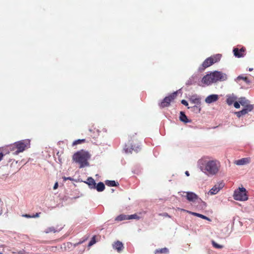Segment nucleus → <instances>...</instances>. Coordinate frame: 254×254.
I'll use <instances>...</instances> for the list:
<instances>
[{
    "mask_svg": "<svg viewBox=\"0 0 254 254\" xmlns=\"http://www.w3.org/2000/svg\"><path fill=\"white\" fill-rule=\"evenodd\" d=\"M253 70V68H249V71H252Z\"/></svg>",
    "mask_w": 254,
    "mask_h": 254,
    "instance_id": "obj_43",
    "label": "nucleus"
},
{
    "mask_svg": "<svg viewBox=\"0 0 254 254\" xmlns=\"http://www.w3.org/2000/svg\"><path fill=\"white\" fill-rule=\"evenodd\" d=\"M199 168L207 175L217 174L220 168V162L216 160H208L205 158L200 159L198 162Z\"/></svg>",
    "mask_w": 254,
    "mask_h": 254,
    "instance_id": "obj_1",
    "label": "nucleus"
},
{
    "mask_svg": "<svg viewBox=\"0 0 254 254\" xmlns=\"http://www.w3.org/2000/svg\"><path fill=\"white\" fill-rule=\"evenodd\" d=\"M190 101L194 104L200 103V99L196 95H194L191 96L190 99Z\"/></svg>",
    "mask_w": 254,
    "mask_h": 254,
    "instance_id": "obj_21",
    "label": "nucleus"
},
{
    "mask_svg": "<svg viewBox=\"0 0 254 254\" xmlns=\"http://www.w3.org/2000/svg\"><path fill=\"white\" fill-rule=\"evenodd\" d=\"M95 189H96L98 191H102L105 189V185L102 182H100L97 185H96Z\"/></svg>",
    "mask_w": 254,
    "mask_h": 254,
    "instance_id": "obj_22",
    "label": "nucleus"
},
{
    "mask_svg": "<svg viewBox=\"0 0 254 254\" xmlns=\"http://www.w3.org/2000/svg\"><path fill=\"white\" fill-rule=\"evenodd\" d=\"M179 210H181V211H186L187 212V211L188 210H186L185 209H181V208H178Z\"/></svg>",
    "mask_w": 254,
    "mask_h": 254,
    "instance_id": "obj_40",
    "label": "nucleus"
},
{
    "mask_svg": "<svg viewBox=\"0 0 254 254\" xmlns=\"http://www.w3.org/2000/svg\"><path fill=\"white\" fill-rule=\"evenodd\" d=\"M113 248L116 250L118 252H120L123 250L124 248L123 244L120 241H117L113 245Z\"/></svg>",
    "mask_w": 254,
    "mask_h": 254,
    "instance_id": "obj_15",
    "label": "nucleus"
},
{
    "mask_svg": "<svg viewBox=\"0 0 254 254\" xmlns=\"http://www.w3.org/2000/svg\"><path fill=\"white\" fill-rule=\"evenodd\" d=\"M240 79H243V80L245 81V82L248 84H250L251 83V81L250 80H249L248 79V78L246 77V76H244L243 75H239L238 76L236 80V81H239V80Z\"/></svg>",
    "mask_w": 254,
    "mask_h": 254,
    "instance_id": "obj_25",
    "label": "nucleus"
},
{
    "mask_svg": "<svg viewBox=\"0 0 254 254\" xmlns=\"http://www.w3.org/2000/svg\"><path fill=\"white\" fill-rule=\"evenodd\" d=\"M30 141L29 139L22 140L15 142L12 146V150H17L14 152V155H18L19 153L23 152L26 149L30 147Z\"/></svg>",
    "mask_w": 254,
    "mask_h": 254,
    "instance_id": "obj_4",
    "label": "nucleus"
},
{
    "mask_svg": "<svg viewBox=\"0 0 254 254\" xmlns=\"http://www.w3.org/2000/svg\"><path fill=\"white\" fill-rule=\"evenodd\" d=\"M233 52L235 57L241 58L244 57L245 51L243 48L241 49L240 50L237 48H235L233 50Z\"/></svg>",
    "mask_w": 254,
    "mask_h": 254,
    "instance_id": "obj_11",
    "label": "nucleus"
},
{
    "mask_svg": "<svg viewBox=\"0 0 254 254\" xmlns=\"http://www.w3.org/2000/svg\"><path fill=\"white\" fill-rule=\"evenodd\" d=\"M45 233H50V232H55L56 231L55 230V229L54 227H49L48 228H47L45 231Z\"/></svg>",
    "mask_w": 254,
    "mask_h": 254,
    "instance_id": "obj_29",
    "label": "nucleus"
},
{
    "mask_svg": "<svg viewBox=\"0 0 254 254\" xmlns=\"http://www.w3.org/2000/svg\"><path fill=\"white\" fill-rule=\"evenodd\" d=\"M0 254H3L2 253H0Z\"/></svg>",
    "mask_w": 254,
    "mask_h": 254,
    "instance_id": "obj_44",
    "label": "nucleus"
},
{
    "mask_svg": "<svg viewBox=\"0 0 254 254\" xmlns=\"http://www.w3.org/2000/svg\"><path fill=\"white\" fill-rule=\"evenodd\" d=\"M235 114H236L237 116L239 118L241 117V116H243V115H241V113L240 111L239 112H237L235 113Z\"/></svg>",
    "mask_w": 254,
    "mask_h": 254,
    "instance_id": "obj_35",
    "label": "nucleus"
},
{
    "mask_svg": "<svg viewBox=\"0 0 254 254\" xmlns=\"http://www.w3.org/2000/svg\"><path fill=\"white\" fill-rule=\"evenodd\" d=\"M226 102L229 105H231L234 103V106L237 108L239 109L240 107V105L239 103L236 101L237 98V97L233 94L227 95L226 96Z\"/></svg>",
    "mask_w": 254,
    "mask_h": 254,
    "instance_id": "obj_7",
    "label": "nucleus"
},
{
    "mask_svg": "<svg viewBox=\"0 0 254 254\" xmlns=\"http://www.w3.org/2000/svg\"><path fill=\"white\" fill-rule=\"evenodd\" d=\"M85 139H78L73 142V145H75L84 142Z\"/></svg>",
    "mask_w": 254,
    "mask_h": 254,
    "instance_id": "obj_31",
    "label": "nucleus"
},
{
    "mask_svg": "<svg viewBox=\"0 0 254 254\" xmlns=\"http://www.w3.org/2000/svg\"><path fill=\"white\" fill-rule=\"evenodd\" d=\"M212 245L215 248L217 249H221L223 248V246L222 245L218 244L214 241H212Z\"/></svg>",
    "mask_w": 254,
    "mask_h": 254,
    "instance_id": "obj_30",
    "label": "nucleus"
},
{
    "mask_svg": "<svg viewBox=\"0 0 254 254\" xmlns=\"http://www.w3.org/2000/svg\"><path fill=\"white\" fill-rule=\"evenodd\" d=\"M128 215L121 214L117 217L116 218V220L117 221H122L124 220H128Z\"/></svg>",
    "mask_w": 254,
    "mask_h": 254,
    "instance_id": "obj_26",
    "label": "nucleus"
},
{
    "mask_svg": "<svg viewBox=\"0 0 254 254\" xmlns=\"http://www.w3.org/2000/svg\"><path fill=\"white\" fill-rule=\"evenodd\" d=\"M234 199L239 201H246L248 199L245 188L242 187L235 190L233 194Z\"/></svg>",
    "mask_w": 254,
    "mask_h": 254,
    "instance_id": "obj_5",
    "label": "nucleus"
},
{
    "mask_svg": "<svg viewBox=\"0 0 254 254\" xmlns=\"http://www.w3.org/2000/svg\"><path fill=\"white\" fill-rule=\"evenodd\" d=\"M185 174L187 176H190L189 172L188 171H186Z\"/></svg>",
    "mask_w": 254,
    "mask_h": 254,
    "instance_id": "obj_39",
    "label": "nucleus"
},
{
    "mask_svg": "<svg viewBox=\"0 0 254 254\" xmlns=\"http://www.w3.org/2000/svg\"><path fill=\"white\" fill-rule=\"evenodd\" d=\"M187 84L188 85H190V84H191L192 83H191V82H190V81L188 80V82H187Z\"/></svg>",
    "mask_w": 254,
    "mask_h": 254,
    "instance_id": "obj_41",
    "label": "nucleus"
},
{
    "mask_svg": "<svg viewBox=\"0 0 254 254\" xmlns=\"http://www.w3.org/2000/svg\"><path fill=\"white\" fill-rule=\"evenodd\" d=\"M168 253L169 250L166 248H164L156 250L155 254H168Z\"/></svg>",
    "mask_w": 254,
    "mask_h": 254,
    "instance_id": "obj_20",
    "label": "nucleus"
},
{
    "mask_svg": "<svg viewBox=\"0 0 254 254\" xmlns=\"http://www.w3.org/2000/svg\"><path fill=\"white\" fill-rule=\"evenodd\" d=\"M187 212L190 213V214H191V215H194V216H197L198 217H200V218H201L203 219H205V220H208V221H210V219L208 218L207 217L202 215V214H199V213H195V212H191V211H187Z\"/></svg>",
    "mask_w": 254,
    "mask_h": 254,
    "instance_id": "obj_19",
    "label": "nucleus"
},
{
    "mask_svg": "<svg viewBox=\"0 0 254 254\" xmlns=\"http://www.w3.org/2000/svg\"><path fill=\"white\" fill-rule=\"evenodd\" d=\"M253 109V105H248L247 107H245L244 109H243L242 110H241L240 112L241 113V115H243V116L246 115L248 112L251 111Z\"/></svg>",
    "mask_w": 254,
    "mask_h": 254,
    "instance_id": "obj_18",
    "label": "nucleus"
},
{
    "mask_svg": "<svg viewBox=\"0 0 254 254\" xmlns=\"http://www.w3.org/2000/svg\"><path fill=\"white\" fill-rule=\"evenodd\" d=\"M250 162V158H244L238 160L236 161L235 163L237 165H244L249 163Z\"/></svg>",
    "mask_w": 254,
    "mask_h": 254,
    "instance_id": "obj_13",
    "label": "nucleus"
},
{
    "mask_svg": "<svg viewBox=\"0 0 254 254\" xmlns=\"http://www.w3.org/2000/svg\"><path fill=\"white\" fill-rule=\"evenodd\" d=\"M181 103L186 106H187L188 105V103L187 101L185 100H182L181 101Z\"/></svg>",
    "mask_w": 254,
    "mask_h": 254,
    "instance_id": "obj_34",
    "label": "nucleus"
},
{
    "mask_svg": "<svg viewBox=\"0 0 254 254\" xmlns=\"http://www.w3.org/2000/svg\"><path fill=\"white\" fill-rule=\"evenodd\" d=\"M128 220L129 219H139V217L136 214L128 215Z\"/></svg>",
    "mask_w": 254,
    "mask_h": 254,
    "instance_id": "obj_28",
    "label": "nucleus"
},
{
    "mask_svg": "<svg viewBox=\"0 0 254 254\" xmlns=\"http://www.w3.org/2000/svg\"><path fill=\"white\" fill-rule=\"evenodd\" d=\"M39 215L37 213L35 216H32V217H38Z\"/></svg>",
    "mask_w": 254,
    "mask_h": 254,
    "instance_id": "obj_42",
    "label": "nucleus"
},
{
    "mask_svg": "<svg viewBox=\"0 0 254 254\" xmlns=\"http://www.w3.org/2000/svg\"><path fill=\"white\" fill-rule=\"evenodd\" d=\"M106 184L107 186H110V187H114V186H117V184L115 181L107 180L106 181Z\"/></svg>",
    "mask_w": 254,
    "mask_h": 254,
    "instance_id": "obj_27",
    "label": "nucleus"
},
{
    "mask_svg": "<svg viewBox=\"0 0 254 254\" xmlns=\"http://www.w3.org/2000/svg\"><path fill=\"white\" fill-rule=\"evenodd\" d=\"M63 179L64 181H66L67 180H70V181H73V179L72 178H71V177H63Z\"/></svg>",
    "mask_w": 254,
    "mask_h": 254,
    "instance_id": "obj_33",
    "label": "nucleus"
},
{
    "mask_svg": "<svg viewBox=\"0 0 254 254\" xmlns=\"http://www.w3.org/2000/svg\"><path fill=\"white\" fill-rule=\"evenodd\" d=\"M3 157V154L2 153H0V161L2 160Z\"/></svg>",
    "mask_w": 254,
    "mask_h": 254,
    "instance_id": "obj_38",
    "label": "nucleus"
},
{
    "mask_svg": "<svg viewBox=\"0 0 254 254\" xmlns=\"http://www.w3.org/2000/svg\"><path fill=\"white\" fill-rule=\"evenodd\" d=\"M239 104L241 105L242 106L244 107H247L248 105H251L249 104V101L246 99L245 97H241L239 99V101L238 102Z\"/></svg>",
    "mask_w": 254,
    "mask_h": 254,
    "instance_id": "obj_16",
    "label": "nucleus"
},
{
    "mask_svg": "<svg viewBox=\"0 0 254 254\" xmlns=\"http://www.w3.org/2000/svg\"><path fill=\"white\" fill-rule=\"evenodd\" d=\"M95 243V240L94 239V238H93L92 239V240L90 241V242L89 243V244H88V246H92L93 244H94Z\"/></svg>",
    "mask_w": 254,
    "mask_h": 254,
    "instance_id": "obj_32",
    "label": "nucleus"
},
{
    "mask_svg": "<svg viewBox=\"0 0 254 254\" xmlns=\"http://www.w3.org/2000/svg\"><path fill=\"white\" fill-rule=\"evenodd\" d=\"M218 98V95L217 94L210 95L205 98V102L207 104H211L217 101Z\"/></svg>",
    "mask_w": 254,
    "mask_h": 254,
    "instance_id": "obj_10",
    "label": "nucleus"
},
{
    "mask_svg": "<svg viewBox=\"0 0 254 254\" xmlns=\"http://www.w3.org/2000/svg\"><path fill=\"white\" fill-rule=\"evenodd\" d=\"M213 64L212 60L209 57L206 59L203 63L202 66L204 68L210 66Z\"/></svg>",
    "mask_w": 254,
    "mask_h": 254,
    "instance_id": "obj_17",
    "label": "nucleus"
},
{
    "mask_svg": "<svg viewBox=\"0 0 254 254\" xmlns=\"http://www.w3.org/2000/svg\"><path fill=\"white\" fill-rule=\"evenodd\" d=\"M13 254H16L15 253H13Z\"/></svg>",
    "mask_w": 254,
    "mask_h": 254,
    "instance_id": "obj_45",
    "label": "nucleus"
},
{
    "mask_svg": "<svg viewBox=\"0 0 254 254\" xmlns=\"http://www.w3.org/2000/svg\"><path fill=\"white\" fill-rule=\"evenodd\" d=\"M177 94V92H174L170 95L166 97L163 101L160 103V106L161 107H167L170 105V102L175 99Z\"/></svg>",
    "mask_w": 254,
    "mask_h": 254,
    "instance_id": "obj_8",
    "label": "nucleus"
},
{
    "mask_svg": "<svg viewBox=\"0 0 254 254\" xmlns=\"http://www.w3.org/2000/svg\"><path fill=\"white\" fill-rule=\"evenodd\" d=\"M58 187V182H56L53 187L54 190H56Z\"/></svg>",
    "mask_w": 254,
    "mask_h": 254,
    "instance_id": "obj_36",
    "label": "nucleus"
},
{
    "mask_svg": "<svg viewBox=\"0 0 254 254\" xmlns=\"http://www.w3.org/2000/svg\"><path fill=\"white\" fill-rule=\"evenodd\" d=\"M23 217H26V218H31L32 216L28 215V214H24L22 215Z\"/></svg>",
    "mask_w": 254,
    "mask_h": 254,
    "instance_id": "obj_37",
    "label": "nucleus"
},
{
    "mask_svg": "<svg viewBox=\"0 0 254 254\" xmlns=\"http://www.w3.org/2000/svg\"><path fill=\"white\" fill-rule=\"evenodd\" d=\"M180 120L184 122V123H188L189 120L186 116V115L182 112L180 113Z\"/></svg>",
    "mask_w": 254,
    "mask_h": 254,
    "instance_id": "obj_23",
    "label": "nucleus"
},
{
    "mask_svg": "<svg viewBox=\"0 0 254 254\" xmlns=\"http://www.w3.org/2000/svg\"><path fill=\"white\" fill-rule=\"evenodd\" d=\"M90 155L88 152L81 151L74 154L72 159L74 161L80 164V168H83L88 165V159Z\"/></svg>",
    "mask_w": 254,
    "mask_h": 254,
    "instance_id": "obj_3",
    "label": "nucleus"
},
{
    "mask_svg": "<svg viewBox=\"0 0 254 254\" xmlns=\"http://www.w3.org/2000/svg\"><path fill=\"white\" fill-rule=\"evenodd\" d=\"M85 183L88 184L91 189H95L96 187V183L95 180L91 177H89Z\"/></svg>",
    "mask_w": 254,
    "mask_h": 254,
    "instance_id": "obj_12",
    "label": "nucleus"
},
{
    "mask_svg": "<svg viewBox=\"0 0 254 254\" xmlns=\"http://www.w3.org/2000/svg\"><path fill=\"white\" fill-rule=\"evenodd\" d=\"M179 193L182 196H184L185 193H186V197L187 199L190 201H194L198 198L197 195L192 192H180Z\"/></svg>",
    "mask_w": 254,
    "mask_h": 254,
    "instance_id": "obj_9",
    "label": "nucleus"
},
{
    "mask_svg": "<svg viewBox=\"0 0 254 254\" xmlns=\"http://www.w3.org/2000/svg\"><path fill=\"white\" fill-rule=\"evenodd\" d=\"M225 184L223 181L218 182L215 184L210 190L208 192V194L213 195L219 192V191L223 189Z\"/></svg>",
    "mask_w": 254,
    "mask_h": 254,
    "instance_id": "obj_6",
    "label": "nucleus"
},
{
    "mask_svg": "<svg viewBox=\"0 0 254 254\" xmlns=\"http://www.w3.org/2000/svg\"><path fill=\"white\" fill-rule=\"evenodd\" d=\"M140 149L139 146H134L131 145V147L129 148V146H127V145H126L124 148V150L126 153H131L132 151L134 150V151H138Z\"/></svg>",
    "mask_w": 254,
    "mask_h": 254,
    "instance_id": "obj_14",
    "label": "nucleus"
},
{
    "mask_svg": "<svg viewBox=\"0 0 254 254\" xmlns=\"http://www.w3.org/2000/svg\"><path fill=\"white\" fill-rule=\"evenodd\" d=\"M227 79V75L225 73L216 70L204 76L202 78L201 82L203 84V86H208L219 81H226Z\"/></svg>",
    "mask_w": 254,
    "mask_h": 254,
    "instance_id": "obj_2",
    "label": "nucleus"
},
{
    "mask_svg": "<svg viewBox=\"0 0 254 254\" xmlns=\"http://www.w3.org/2000/svg\"><path fill=\"white\" fill-rule=\"evenodd\" d=\"M221 57V55L217 54V55L212 56L210 58L212 60L213 64L214 63H215L218 62L220 60Z\"/></svg>",
    "mask_w": 254,
    "mask_h": 254,
    "instance_id": "obj_24",
    "label": "nucleus"
}]
</instances>
